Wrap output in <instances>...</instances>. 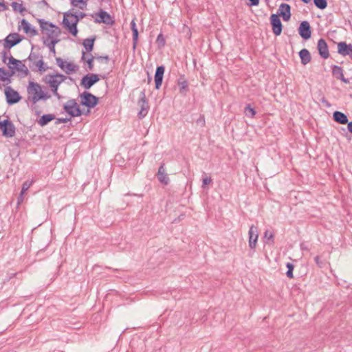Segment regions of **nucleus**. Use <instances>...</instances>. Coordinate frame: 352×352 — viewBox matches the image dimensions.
I'll return each mask as SVG.
<instances>
[{
    "label": "nucleus",
    "mask_w": 352,
    "mask_h": 352,
    "mask_svg": "<svg viewBox=\"0 0 352 352\" xmlns=\"http://www.w3.org/2000/svg\"><path fill=\"white\" fill-rule=\"evenodd\" d=\"M33 181H25L23 182L21 188V194H24L32 185Z\"/></svg>",
    "instance_id": "39"
},
{
    "label": "nucleus",
    "mask_w": 352,
    "mask_h": 352,
    "mask_svg": "<svg viewBox=\"0 0 352 352\" xmlns=\"http://www.w3.org/2000/svg\"><path fill=\"white\" fill-rule=\"evenodd\" d=\"M164 70L165 69L164 66H158L156 69L155 74V88L157 89H160L162 85Z\"/></svg>",
    "instance_id": "22"
},
{
    "label": "nucleus",
    "mask_w": 352,
    "mask_h": 352,
    "mask_svg": "<svg viewBox=\"0 0 352 352\" xmlns=\"http://www.w3.org/2000/svg\"><path fill=\"white\" fill-rule=\"evenodd\" d=\"M98 16H99V19H96L97 23H103L107 25H113L114 23V21L112 17L104 10H101L98 12Z\"/></svg>",
    "instance_id": "21"
},
{
    "label": "nucleus",
    "mask_w": 352,
    "mask_h": 352,
    "mask_svg": "<svg viewBox=\"0 0 352 352\" xmlns=\"http://www.w3.org/2000/svg\"><path fill=\"white\" fill-rule=\"evenodd\" d=\"M286 267L288 269L287 272H286L287 276L289 278H293V270H294L293 264L291 263H287L286 265Z\"/></svg>",
    "instance_id": "40"
},
{
    "label": "nucleus",
    "mask_w": 352,
    "mask_h": 352,
    "mask_svg": "<svg viewBox=\"0 0 352 352\" xmlns=\"http://www.w3.org/2000/svg\"><path fill=\"white\" fill-rule=\"evenodd\" d=\"M95 38H87L83 41V46L87 52L93 50Z\"/></svg>",
    "instance_id": "32"
},
{
    "label": "nucleus",
    "mask_w": 352,
    "mask_h": 352,
    "mask_svg": "<svg viewBox=\"0 0 352 352\" xmlns=\"http://www.w3.org/2000/svg\"><path fill=\"white\" fill-rule=\"evenodd\" d=\"M6 53H4V54H3V61H4V62H6Z\"/></svg>",
    "instance_id": "54"
},
{
    "label": "nucleus",
    "mask_w": 352,
    "mask_h": 352,
    "mask_svg": "<svg viewBox=\"0 0 352 352\" xmlns=\"http://www.w3.org/2000/svg\"><path fill=\"white\" fill-rule=\"evenodd\" d=\"M314 259H315L316 263L319 266H321V263H320V258H319V256H316Z\"/></svg>",
    "instance_id": "49"
},
{
    "label": "nucleus",
    "mask_w": 352,
    "mask_h": 352,
    "mask_svg": "<svg viewBox=\"0 0 352 352\" xmlns=\"http://www.w3.org/2000/svg\"><path fill=\"white\" fill-rule=\"evenodd\" d=\"M79 21L78 15L72 12L65 13L63 23L65 28L74 36L78 33L77 23Z\"/></svg>",
    "instance_id": "3"
},
{
    "label": "nucleus",
    "mask_w": 352,
    "mask_h": 352,
    "mask_svg": "<svg viewBox=\"0 0 352 352\" xmlns=\"http://www.w3.org/2000/svg\"><path fill=\"white\" fill-rule=\"evenodd\" d=\"M317 48L322 58L327 59L329 57L328 45L324 39L320 38L318 40Z\"/></svg>",
    "instance_id": "19"
},
{
    "label": "nucleus",
    "mask_w": 352,
    "mask_h": 352,
    "mask_svg": "<svg viewBox=\"0 0 352 352\" xmlns=\"http://www.w3.org/2000/svg\"><path fill=\"white\" fill-rule=\"evenodd\" d=\"M38 56L35 54H30L28 57V60L32 63L30 65V68L32 70L37 69L41 72H44L47 69V67L45 65V63L41 57L38 58Z\"/></svg>",
    "instance_id": "5"
},
{
    "label": "nucleus",
    "mask_w": 352,
    "mask_h": 352,
    "mask_svg": "<svg viewBox=\"0 0 352 352\" xmlns=\"http://www.w3.org/2000/svg\"><path fill=\"white\" fill-rule=\"evenodd\" d=\"M133 45H134V47H135V45L137 43V41H138V30L137 28H134V30H133Z\"/></svg>",
    "instance_id": "41"
},
{
    "label": "nucleus",
    "mask_w": 352,
    "mask_h": 352,
    "mask_svg": "<svg viewBox=\"0 0 352 352\" xmlns=\"http://www.w3.org/2000/svg\"><path fill=\"white\" fill-rule=\"evenodd\" d=\"M58 41H59L58 39H52V40L46 39L44 41V44L50 48V50L51 52H52L53 54H55L56 53L55 45Z\"/></svg>",
    "instance_id": "30"
},
{
    "label": "nucleus",
    "mask_w": 352,
    "mask_h": 352,
    "mask_svg": "<svg viewBox=\"0 0 352 352\" xmlns=\"http://www.w3.org/2000/svg\"><path fill=\"white\" fill-rule=\"evenodd\" d=\"M197 124L204 126L205 125V118L204 116H200L199 118L197 120Z\"/></svg>",
    "instance_id": "43"
},
{
    "label": "nucleus",
    "mask_w": 352,
    "mask_h": 352,
    "mask_svg": "<svg viewBox=\"0 0 352 352\" xmlns=\"http://www.w3.org/2000/svg\"><path fill=\"white\" fill-rule=\"evenodd\" d=\"M10 74L3 68H0V80L3 82H10Z\"/></svg>",
    "instance_id": "33"
},
{
    "label": "nucleus",
    "mask_w": 352,
    "mask_h": 352,
    "mask_svg": "<svg viewBox=\"0 0 352 352\" xmlns=\"http://www.w3.org/2000/svg\"><path fill=\"white\" fill-rule=\"evenodd\" d=\"M98 60L100 61H104L106 63H107L109 60V58L108 56H98L96 58Z\"/></svg>",
    "instance_id": "44"
},
{
    "label": "nucleus",
    "mask_w": 352,
    "mask_h": 352,
    "mask_svg": "<svg viewBox=\"0 0 352 352\" xmlns=\"http://www.w3.org/2000/svg\"><path fill=\"white\" fill-rule=\"evenodd\" d=\"M332 74L336 78L341 80L343 82L349 83V80L344 76L343 70L341 67L333 65L332 67Z\"/></svg>",
    "instance_id": "25"
},
{
    "label": "nucleus",
    "mask_w": 352,
    "mask_h": 352,
    "mask_svg": "<svg viewBox=\"0 0 352 352\" xmlns=\"http://www.w3.org/2000/svg\"><path fill=\"white\" fill-rule=\"evenodd\" d=\"M157 176L161 183L165 185H167L169 183L170 179L166 173V168L164 164L159 167Z\"/></svg>",
    "instance_id": "23"
},
{
    "label": "nucleus",
    "mask_w": 352,
    "mask_h": 352,
    "mask_svg": "<svg viewBox=\"0 0 352 352\" xmlns=\"http://www.w3.org/2000/svg\"><path fill=\"white\" fill-rule=\"evenodd\" d=\"M70 118H58L57 119V121H56V123L57 124H60V123H67L69 121H70Z\"/></svg>",
    "instance_id": "45"
},
{
    "label": "nucleus",
    "mask_w": 352,
    "mask_h": 352,
    "mask_svg": "<svg viewBox=\"0 0 352 352\" xmlns=\"http://www.w3.org/2000/svg\"><path fill=\"white\" fill-rule=\"evenodd\" d=\"M178 86L181 93H184L187 91L188 84L185 80L179 79L178 81Z\"/></svg>",
    "instance_id": "38"
},
{
    "label": "nucleus",
    "mask_w": 352,
    "mask_h": 352,
    "mask_svg": "<svg viewBox=\"0 0 352 352\" xmlns=\"http://www.w3.org/2000/svg\"><path fill=\"white\" fill-rule=\"evenodd\" d=\"M212 182L210 177H204L202 180V188H206V185L210 184Z\"/></svg>",
    "instance_id": "42"
},
{
    "label": "nucleus",
    "mask_w": 352,
    "mask_h": 352,
    "mask_svg": "<svg viewBox=\"0 0 352 352\" xmlns=\"http://www.w3.org/2000/svg\"><path fill=\"white\" fill-rule=\"evenodd\" d=\"M80 97L81 98V104L89 108H94L98 102L97 97L87 91L81 94Z\"/></svg>",
    "instance_id": "8"
},
{
    "label": "nucleus",
    "mask_w": 352,
    "mask_h": 352,
    "mask_svg": "<svg viewBox=\"0 0 352 352\" xmlns=\"http://www.w3.org/2000/svg\"><path fill=\"white\" fill-rule=\"evenodd\" d=\"M89 54H86V60L88 59Z\"/></svg>",
    "instance_id": "55"
},
{
    "label": "nucleus",
    "mask_w": 352,
    "mask_h": 352,
    "mask_svg": "<svg viewBox=\"0 0 352 352\" xmlns=\"http://www.w3.org/2000/svg\"><path fill=\"white\" fill-rule=\"evenodd\" d=\"M55 119V116L53 114H45L42 116L40 119L38 120V124L44 126L50 122L52 121Z\"/></svg>",
    "instance_id": "28"
},
{
    "label": "nucleus",
    "mask_w": 352,
    "mask_h": 352,
    "mask_svg": "<svg viewBox=\"0 0 352 352\" xmlns=\"http://www.w3.org/2000/svg\"><path fill=\"white\" fill-rule=\"evenodd\" d=\"M0 7H1L3 10H6V8L5 5L3 3H1V2H0Z\"/></svg>",
    "instance_id": "52"
},
{
    "label": "nucleus",
    "mask_w": 352,
    "mask_h": 352,
    "mask_svg": "<svg viewBox=\"0 0 352 352\" xmlns=\"http://www.w3.org/2000/svg\"><path fill=\"white\" fill-rule=\"evenodd\" d=\"M299 56L301 59V63L304 65L309 63L311 60V55L307 49H302L299 52Z\"/></svg>",
    "instance_id": "27"
},
{
    "label": "nucleus",
    "mask_w": 352,
    "mask_h": 352,
    "mask_svg": "<svg viewBox=\"0 0 352 352\" xmlns=\"http://www.w3.org/2000/svg\"><path fill=\"white\" fill-rule=\"evenodd\" d=\"M301 1L305 3H308L311 0H301Z\"/></svg>",
    "instance_id": "53"
},
{
    "label": "nucleus",
    "mask_w": 352,
    "mask_h": 352,
    "mask_svg": "<svg viewBox=\"0 0 352 352\" xmlns=\"http://www.w3.org/2000/svg\"><path fill=\"white\" fill-rule=\"evenodd\" d=\"M298 32L300 36L305 40L311 38V31L308 21H304L301 22L298 28Z\"/></svg>",
    "instance_id": "15"
},
{
    "label": "nucleus",
    "mask_w": 352,
    "mask_h": 352,
    "mask_svg": "<svg viewBox=\"0 0 352 352\" xmlns=\"http://www.w3.org/2000/svg\"><path fill=\"white\" fill-rule=\"evenodd\" d=\"M270 22L272 27V32L276 36H279L282 32V23L276 14H272L270 16Z\"/></svg>",
    "instance_id": "13"
},
{
    "label": "nucleus",
    "mask_w": 352,
    "mask_h": 352,
    "mask_svg": "<svg viewBox=\"0 0 352 352\" xmlns=\"http://www.w3.org/2000/svg\"><path fill=\"white\" fill-rule=\"evenodd\" d=\"M21 23V27L26 34L30 36H35L37 34V31L34 28H33L25 19H22Z\"/></svg>",
    "instance_id": "24"
},
{
    "label": "nucleus",
    "mask_w": 352,
    "mask_h": 352,
    "mask_svg": "<svg viewBox=\"0 0 352 352\" xmlns=\"http://www.w3.org/2000/svg\"><path fill=\"white\" fill-rule=\"evenodd\" d=\"M347 128H348L349 131L352 133V122H350L348 123Z\"/></svg>",
    "instance_id": "50"
},
{
    "label": "nucleus",
    "mask_w": 352,
    "mask_h": 352,
    "mask_svg": "<svg viewBox=\"0 0 352 352\" xmlns=\"http://www.w3.org/2000/svg\"><path fill=\"white\" fill-rule=\"evenodd\" d=\"M3 135L6 138H12L15 135V126L8 119L3 121L2 127Z\"/></svg>",
    "instance_id": "12"
},
{
    "label": "nucleus",
    "mask_w": 352,
    "mask_h": 352,
    "mask_svg": "<svg viewBox=\"0 0 352 352\" xmlns=\"http://www.w3.org/2000/svg\"><path fill=\"white\" fill-rule=\"evenodd\" d=\"M38 22L42 31L47 36V39H57L60 34V30L58 27L55 26L51 23L45 21L43 19H39Z\"/></svg>",
    "instance_id": "4"
},
{
    "label": "nucleus",
    "mask_w": 352,
    "mask_h": 352,
    "mask_svg": "<svg viewBox=\"0 0 352 352\" xmlns=\"http://www.w3.org/2000/svg\"><path fill=\"white\" fill-rule=\"evenodd\" d=\"M338 52L342 56L352 55V45L346 44L345 42H340L338 43Z\"/></svg>",
    "instance_id": "20"
},
{
    "label": "nucleus",
    "mask_w": 352,
    "mask_h": 352,
    "mask_svg": "<svg viewBox=\"0 0 352 352\" xmlns=\"http://www.w3.org/2000/svg\"><path fill=\"white\" fill-rule=\"evenodd\" d=\"M4 93L6 98V102L9 104H14L17 103L21 99L19 94L10 86L5 88Z\"/></svg>",
    "instance_id": "9"
},
{
    "label": "nucleus",
    "mask_w": 352,
    "mask_h": 352,
    "mask_svg": "<svg viewBox=\"0 0 352 352\" xmlns=\"http://www.w3.org/2000/svg\"><path fill=\"white\" fill-rule=\"evenodd\" d=\"M81 59L87 63L88 69L89 70H92L94 69V56L91 54H89L88 59L86 60V53L83 52Z\"/></svg>",
    "instance_id": "31"
},
{
    "label": "nucleus",
    "mask_w": 352,
    "mask_h": 352,
    "mask_svg": "<svg viewBox=\"0 0 352 352\" xmlns=\"http://www.w3.org/2000/svg\"><path fill=\"white\" fill-rule=\"evenodd\" d=\"M65 111L72 117L80 116L82 111L74 99L69 100L63 107Z\"/></svg>",
    "instance_id": "6"
},
{
    "label": "nucleus",
    "mask_w": 352,
    "mask_h": 352,
    "mask_svg": "<svg viewBox=\"0 0 352 352\" xmlns=\"http://www.w3.org/2000/svg\"><path fill=\"white\" fill-rule=\"evenodd\" d=\"M100 80L98 75L95 74H91L89 75H86L82 77L81 79L80 85L85 89H90L95 83L98 82Z\"/></svg>",
    "instance_id": "11"
},
{
    "label": "nucleus",
    "mask_w": 352,
    "mask_h": 352,
    "mask_svg": "<svg viewBox=\"0 0 352 352\" xmlns=\"http://www.w3.org/2000/svg\"><path fill=\"white\" fill-rule=\"evenodd\" d=\"M8 65L10 69H15L25 76L28 74V67L21 60H16L12 56L9 58Z\"/></svg>",
    "instance_id": "10"
},
{
    "label": "nucleus",
    "mask_w": 352,
    "mask_h": 352,
    "mask_svg": "<svg viewBox=\"0 0 352 352\" xmlns=\"http://www.w3.org/2000/svg\"><path fill=\"white\" fill-rule=\"evenodd\" d=\"M11 6L14 11H17L21 13H22L25 10L22 3L17 2H12Z\"/></svg>",
    "instance_id": "37"
},
{
    "label": "nucleus",
    "mask_w": 352,
    "mask_h": 352,
    "mask_svg": "<svg viewBox=\"0 0 352 352\" xmlns=\"http://www.w3.org/2000/svg\"><path fill=\"white\" fill-rule=\"evenodd\" d=\"M138 104L141 108V109L139 112V116H140V117L143 118L147 114L148 110L149 108L148 102L146 99L145 92L144 91H142L140 94V100L138 101Z\"/></svg>",
    "instance_id": "17"
},
{
    "label": "nucleus",
    "mask_w": 352,
    "mask_h": 352,
    "mask_svg": "<svg viewBox=\"0 0 352 352\" xmlns=\"http://www.w3.org/2000/svg\"><path fill=\"white\" fill-rule=\"evenodd\" d=\"M131 30H134V28H136L135 23L133 21L131 22Z\"/></svg>",
    "instance_id": "51"
},
{
    "label": "nucleus",
    "mask_w": 352,
    "mask_h": 352,
    "mask_svg": "<svg viewBox=\"0 0 352 352\" xmlns=\"http://www.w3.org/2000/svg\"><path fill=\"white\" fill-rule=\"evenodd\" d=\"M264 238L267 240L266 241V243H274V234L273 232L270 230H266L264 233Z\"/></svg>",
    "instance_id": "34"
},
{
    "label": "nucleus",
    "mask_w": 352,
    "mask_h": 352,
    "mask_svg": "<svg viewBox=\"0 0 352 352\" xmlns=\"http://www.w3.org/2000/svg\"><path fill=\"white\" fill-rule=\"evenodd\" d=\"M28 100L33 104L37 103L39 100H47L50 96L42 90L41 86L33 81H30L27 87Z\"/></svg>",
    "instance_id": "1"
},
{
    "label": "nucleus",
    "mask_w": 352,
    "mask_h": 352,
    "mask_svg": "<svg viewBox=\"0 0 352 352\" xmlns=\"http://www.w3.org/2000/svg\"><path fill=\"white\" fill-rule=\"evenodd\" d=\"M244 113L246 116L250 118H253L256 114L255 110L250 106V104H248L245 107Z\"/></svg>",
    "instance_id": "35"
},
{
    "label": "nucleus",
    "mask_w": 352,
    "mask_h": 352,
    "mask_svg": "<svg viewBox=\"0 0 352 352\" xmlns=\"http://www.w3.org/2000/svg\"><path fill=\"white\" fill-rule=\"evenodd\" d=\"M333 119L338 123L345 124L348 122L347 116L342 112L335 111L333 115Z\"/></svg>",
    "instance_id": "26"
},
{
    "label": "nucleus",
    "mask_w": 352,
    "mask_h": 352,
    "mask_svg": "<svg viewBox=\"0 0 352 352\" xmlns=\"http://www.w3.org/2000/svg\"><path fill=\"white\" fill-rule=\"evenodd\" d=\"M315 6L321 10H324L327 6V0H314Z\"/></svg>",
    "instance_id": "36"
},
{
    "label": "nucleus",
    "mask_w": 352,
    "mask_h": 352,
    "mask_svg": "<svg viewBox=\"0 0 352 352\" xmlns=\"http://www.w3.org/2000/svg\"><path fill=\"white\" fill-rule=\"evenodd\" d=\"M67 79V77L60 74H56L53 75H47L45 76V82L49 85L54 95L58 98H60V95L58 93V86Z\"/></svg>",
    "instance_id": "2"
},
{
    "label": "nucleus",
    "mask_w": 352,
    "mask_h": 352,
    "mask_svg": "<svg viewBox=\"0 0 352 352\" xmlns=\"http://www.w3.org/2000/svg\"><path fill=\"white\" fill-rule=\"evenodd\" d=\"M249 1H250V5L253 6H258L259 3V0H249Z\"/></svg>",
    "instance_id": "46"
},
{
    "label": "nucleus",
    "mask_w": 352,
    "mask_h": 352,
    "mask_svg": "<svg viewBox=\"0 0 352 352\" xmlns=\"http://www.w3.org/2000/svg\"><path fill=\"white\" fill-rule=\"evenodd\" d=\"M278 16H281L285 21H288L291 18V7L287 3H281L278 10Z\"/></svg>",
    "instance_id": "16"
},
{
    "label": "nucleus",
    "mask_w": 352,
    "mask_h": 352,
    "mask_svg": "<svg viewBox=\"0 0 352 352\" xmlns=\"http://www.w3.org/2000/svg\"><path fill=\"white\" fill-rule=\"evenodd\" d=\"M249 246L251 249H254L256 246L257 240L258 238V233L257 228L252 226L250 228L249 232Z\"/></svg>",
    "instance_id": "18"
},
{
    "label": "nucleus",
    "mask_w": 352,
    "mask_h": 352,
    "mask_svg": "<svg viewBox=\"0 0 352 352\" xmlns=\"http://www.w3.org/2000/svg\"><path fill=\"white\" fill-rule=\"evenodd\" d=\"M74 14H76L77 15H78V19H82L84 18L86 14L83 12H75Z\"/></svg>",
    "instance_id": "47"
},
{
    "label": "nucleus",
    "mask_w": 352,
    "mask_h": 352,
    "mask_svg": "<svg viewBox=\"0 0 352 352\" xmlns=\"http://www.w3.org/2000/svg\"><path fill=\"white\" fill-rule=\"evenodd\" d=\"M88 0H72L71 4L74 7L84 10L87 8Z\"/></svg>",
    "instance_id": "29"
},
{
    "label": "nucleus",
    "mask_w": 352,
    "mask_h": 352,
    "mask_svg": "<svg viewBox=\"0 0 352 352\" xmlns=\"http://www.w3.org/2000/svg\"><path fill=\"white\" fill-rule=\"evenodd\" d=\"M23 195L24 194H21V192L20 193L19 197H18V204H20L21 203L23 202Z\"/></svg>",
    "instance_id": "48"
},
{
    "label": "nucleus",
    "mask_w": 352,
    "mask_h": 352,
    "mask_svg": "<svg viewBox=\"0 0 352 352\" xmlns=\"http://www.w3.org/2000/svg\"><path fill=\"white\" fill-rule=\"evenodd\" d=\"M22 40V37L17 33L10 34L5 39L4 47L6 48H11L19 43Z\"/></svg>",
    "instance_id": "14"
},
{
    "label": "nucleus",
    "mask_w": 352,
    "mask_h": 352,
    "mask_svg": "<svg viewBox=\"0 0 352 352\" xmlns=\"http://www.w3.org/2000/svg\"><path fill=\"white\" fill-rule=\"evenodd\" d=\"M56 60L58 67L67 74L75 73L78 69V67L74 63L64 60L61 58H56Z\"/></svg>",
    "instance_id": "7"
}]
</instances>
